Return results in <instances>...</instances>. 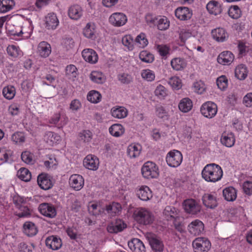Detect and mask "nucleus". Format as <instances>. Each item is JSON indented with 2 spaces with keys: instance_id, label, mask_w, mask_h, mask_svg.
<instances>
[{
  "instance_id": "423d86ee",
  "label": "nucleus",
  "mask_w": 252,
  "mask_h": 252,
  "mask_svg": "<svg viewBox=\"0 0 252 252\" xmlns=\"http://www.w3.org/2000/svg\"><path fill=\"white\" fill-rule=\"evenodd\" d=\"M192 246L195 252H207L211 248V244L207 238L198 237L193 240Z\"/></svg>"
},
{
  "instance_id": "c756f323",
  "label": "nucleus",
  "mask_w": 252,
  "mask_h": 252,
  "mask_svg": "<svg viewBox=\"0 0 252 252\" xmlns=\"http://www.w3.org/2000/svg\"><path fill=\"white\" fill-rule=\"evenodd\" d=\"M163 215L167 220H177L178 218V210L172 206H167L163 212Z\"/></svg>"
},
{
  "instance_id": "7c9ffc66",
  "label": "nucleus",
  "mask_w": 252,
  "mask_h": 252,
  "mask_svg": "<svg viewBox=\"0 0 252 252\" xmlns=\"http://www.w3.org/2000/svg\"><path fill=\"white\" fill-rule=\"evenodd\" d=\"M69 17L73 20H78L82 16V8L79 5H74L70 6L68 11Z\"/></svg>"
},
{
  "instance_id": "5701e85b",
  "label": "nucleus",
  "mask_w": 252,
  "mask_h": 252,
  "mask_svg": "<svg viewBox=\"0 0 252 252\" xmlns=\"http://www.w3.org/2000/svg\"><path fill=\"white\" fill-rule=\"evenodd\" d=\"M128 246L133 252H145L146 251L143 243L138 238H133L129 241Z\"/></svg>"
},
{
  "instance_id": "f3484780",
  "label": "nucleus",
  "mask_w": 252,
  "mask_h": 252,
  "mask_svg": "<svg viewBox=\"0 0 252 252\" xmlns=\"http://www.w3.org/2000/svg\"><path fill=\"white\" fill-rule=\"evenodd\" d=\"M45 244L48 248L56 251L61 248L62 246V241L59 237L51 235L46 238Z\"/></svg>"
},
{
  "instance_id": "72a5a7b5",
  "label": "nucleus",
  "mask_w": 252,
  "mask_h": 252,
  "mask_svg": "<svg viewBox=\"0 0 252 252\" xmlns=\"http://www.w3.org/2000/svg\"><path fill=\"white\" fill-rule=\"evenodd\" d=\"M95 32L96 26L94 23L90 22L87 23L83 29V34L84 36L88 38H95Z\"/></svg>"
},
{
  "instance_id": "412c9836",
  "label": "nucleus",
  "mask_w": 252,
  "mask_h": 252,
  "mask_svg": "<svg viewBox=\"0 0 252 252\" xmlns=\"http://www.w3.org/2000/svg\"><path fill=\"white\" fill-rule=\"evenodd\" d=\"M82 57L84 60L90 63H95L98 59L96 52L92 49L87 48L82 52Z\"/></svg>"
},
{
  "instance_id": "b1692460",
  "label": "nucleus",
  "mask_w": 252,
  "mask_h": 252,
  "mask_svg": "<svg viewBox=\"0 0 252 252\" xmlns=\"http://www.w3.org/2000/svg\"><path fill=\"white\" fill-rule=\"evenodd\" d=\"M142 146L138 143H132L127 148L126 153L130 158H135L139 156Z\"/></svg>"
},
{
  "instance_id": "774afa93",
  "label": "nucleus",
  "mask_w": 252,
  "mask_h": 252,
  "mask_svg": "<svg viewBox=\"0 0 252 252\" xmlns=\"http://www.w3.org/2000/svg\"><path fill=\"white\" fill-rule=\"evenodd\" d=\"M191 32L189 30L183 29L180 31L179 38L182 42L185 43L189 38L191 37Z\"/></svg>"
},
{
  "instance_id": "13d9d810",
  "label": "nucleus",
  "mask_w": 252,
  "mask_h": 252,
  "mask_svg": "<svg viewBox=\"0 0 252 252\" xmlns=\"http://www.w3.org/2000/svg\"><path fill=\"white\" fill-rule=\"evenodd\" d=\"M228 13L230 17L235 19L240 18L242 14L241 9L237 5L231 6L229 9Z\"/></svg>"
},
{
  "instance_id": "f257e3e1",
  "label": "nucleus",
  "mask_w": 252,
  "mask_h": 252,
  "mask_svg": "<svg viewBox=\"0 0 252 252\" xmlns=\"http://www.w3.org/2000/svg\"><path fill=\"white\" fill-rule=\"evenodd\" d=\"M202 178L208 182L215 183L221 179L223 171L221 167L216 163L207 164L202 171Z\"/></svg>"
},
{
  "instance_id": "4c0bfd02",
  "label": "nucleus",
  "mask_w": 252,
  "mask_h": 252,
  "mask_svg": "<svg viewBox=\"0 0 252 252\" xmlns=\"http://www.w3.org/2000/svg\"><path fill=\"white\" fill-rule=\"evenodd\" d=\"M111 114L115 118L123 119L127 116L128 111L123 106L114 107L111 110Z\"/></svg>"
},
{
  "instance_id": "9d476101",
  "label": "nucleus",
  "mask_w": 252,
  "mask_h": 252,
  "mask_svg": "<svg viewBox=\"0 0 252 252\" xmlns=\"http://www.w3.org/2000/svg\"><path fill=\"white\" fill-rule=\"evenodd\" d=\"M109 22L115 27H121L126 24L127 21L125 14L121 12L113 13L109 18Z\"/></svg>"
},
{
  "instance_id": "0e129e2a",
  "label": "nucleus",
  "mask_w": 252,
  "mask_h": 252,
  "mask_svg": "<svg viewBox=\"0 0 252 252\" xmlns=\"http://www.w3.org/2000/svg\"><path fill=\"white\" fill-rule=\"evenodd\" d=\"M18 209L20 212L16 215L19 218H29L31 216V210L27 206H23Z\"/></svg>"
},
{
  "instance_id": "052dcab7",
  "label": "nucleus",
  "mask_w": 252,
  "mask_h": 252,
  "mask_svg": "<svg viewBox=\"0 0 252 252\" xmlns=\"http://www.w3.org/2000/svg\"><path fill=\"white\" fill-rule=\"evenodd\" d=\"M33 154L29 151H26L22 152L21 159L26 163L32 164L34 163Z\"/></svg>"
},
{
  "instance_id": "2f4dec72",
  "label": "nucleus",
  "mask_w": 252,
  "mask_h": 252,
  "mask_svg": "<svg viewBox=\"0 0 252 252\" xmlns=\"http://www.w3.org/2000/svg\"><path fill=\"white\" fill-rule=\"evenodd\" d=\"M208 11L211 14L217 15L221 12V7L218 1H210L206 5Z\"/></svg>"
},
{
  "instance_id": "5fc2aeb1",
  "label": "nucleus",
  "mask_w": 252,
  "mask_h": 252,
  "mask_svg": "<svg viewBox=\"0 0 252 252\" xmlns=\"http://www.w3.org/2000/svg\"><path fill=\"white\" fill-rule=\"evenodd\" d=\"M123 44L127 47L129 50H132L134 47L135 41H134L131 35L128 34L126 35L122 38Z\"/></svg>"
},
{
  "instance_id": "f03ea898",
  "label": "nucleus",
  "mask_w": 252,
  "mask_h": 252,
  "mask_svg": "<svg viewBox=\"0 0 252 252\" xmlns=\"http://www.w3.org/2000/svg\"><path fill=\"white\" fill-rule=\"evenodd\" d=\"M135 220L139 224L149 225L154 220V216L149 210L145 208H137L134 212Z\"/></svg>"
},
{
  "instance_id": "e433bc0d",
  "label": "nucleus",
  "mask_w": 252,
  "mask_h": 252,
  "mask_svg": "<svg viewBox=\"0 0 252 252\" xmlns=\"http://www.w3.org/2000/svg\"><path fill=\"white\" fill-rule=\"evenodd\" d=\"M60 140V136L51 131L46 132L44 137V140L49 146H53Z\"/></svg>"
},
{
  "instance_id": "aec40b11",
  "label": "nucleus",
  "mask_w": 252,
  "mask_h": 252,
  "mask_svg": "<svg viewBox=\"0 0 252 252\" xmlns=\"http://www.w3.org/2000/svg\"><path fill=\"white\" fill-rule=\"evenodd\" d=\"M70 186L75 190H80L84 185L83 177L79 174L72 175L69 180Z\"/></svg>"
},
{
  "instance_id": "9b49d317",
  "label": "nucleus",
  "mask_w": 252,
  "mask_h": 252,
  "mask_svg": "<svg viewBox=\"0 0 252 252\" xmlns=\"http://www.w3.org/2000/svg\"><path fill=\"white\" fill-rule=\"evenodd\" d=\"M202 200L203 205L208 208L215 209L218 205L215 192L205 193L202 197Z\"/></svg>"
},
{
  "instance_id": "2eb2a0df",
  "label": "nucleus",
  "mask_w": 252,
  "mask_h": 252,
  "mask_svg": "<svg viewBox=\"0 0 252 252\" xmlns=\"http://www.w3.org/2000/svg\"><path fill=\"white\" fill-rule=\"evenodd\" d=\"M126 227V224L123 220L117 219L108 224L107 230L109 233H117L122 231Z\"/></svg>"
},
{
  "instance_id": "49530a36",
  "label": "nucleus",
  "mask_w": 252,
  "mask_h": 252,
  "mask_svg": "<svg viewBox=\"0 0 252 252\" xmlns=\"http://www.w3.org/2000/svg\"><path fill=\"white\" fill-rule=\"evenodd\" d=\"M247 68L244 64H240L235 68V76L239 80L245 79L247 76Z\"/></svg>"
},
{
  "instance_id": "20e7f679",
  "label": "nucleus",
  "mask_w": 252,
  "mask_h": 252,
  "mask_svg": "<svg viewBox=\"0 0 252 252\" xmlns=\"http://www.w3.org/2000/svg\"><path fill=\"white\" fill-rule=\"evenodd\" d=\"M146 19L147 22L156 25L158 29L160 31L166 30L170 26V21L165 16L159 15L153 17L151 14H148Z\"/></svg>"
},
{
  "instance_id": "4468645a",
  "label": "nucleus",
  "mask_w": 252,
  "mask_h": 252,
  "mask_svg": "<svg viewBox=\"0 0 252 252\" xmlns=\"http://www.w3.org/2000/svg\"><path fill=\"white\" fill-rule=\"evenodd\" d=\"M203 223L199 220H195L191 222L188 226L189 232L194 236L202 234L204 231Z\"/></svg>"
},
{
  "instance_id": "864d4df0",
  "label": "nucleus",
  "mask_w": 252,
  "mask_h": 252,
  "mask_svg": "<svg viewBox=\"0 0 252 252\" xmlns=\"http://www.w3.org/2000/svg\"><path fill=\"white\" fill-rule=\"evenodd\" d=\"M135 44L139 48H144L148 44V41L145 33H141L136 37Z\"/></svg>"
},
{
  "instance_id": "a18cd8bd",
  "label": "nucleus",
  "mask_w": 252,
  "mask_h": 252,
  "mask_svg": "<svg viewBox=\"0 0 252 252\" xmlns=\"http://www.w3.org/2000/svg\"><path fill=\"white\" fill-rule=\"evenodd\" d=\"M91 80L94 83L102 84L106 80L105 75L100 71H93L90 75Z\"/></svg>"
},
{
  "instance_id": "a211bd4d",
  "label": "nucleus",
  "mask_w": 252,
  "mask_h": 252,
  "mask_svg": "<svg viewBox=\"0 0 252 252\" xmlns=\"http://www.w3.org/2000/svg\"><path fill=\"white\" fill-rule=\"evenodd\" d=\"M212 37L217 42H223L228 38V33L226 30L222 28H218L213 30L211 32Z\"/></svg>"
},
{
  "instance_id": "bf43d9fd",
  "label": "nucleus",
  "mask_w": 252,
  "mask_h": 252,
  "mask_svg": "<svg viewBox=\"0 0 252 252\" xmlns=\"http://www.w3.org/2000/svg\"><path fill=\"white\" fill-rule=\"evenodd\" d=\"M192 89L196 93L202 94L206 90V87L204 82L199 80L193 84Z\"/></svg>"
},
{
  "instance_id": "8fccbe9b",
  "label": "nucleus",
  "mask_w": 252,
  "mask_h": 252,
  "mask_svg": "<svg viewBox=\"0 0 252 252\" xmlns=\"http://www.w3.org/2000/svg\"><path fill=\"white\" fill-rule=\"evenodd\" d=\"M17 175L21 180L25 182H29L32 178L31 172L25 168H21L17 172Z\"/></svg>"
},
{
  "instance_id": "58836bf2",
  "label": "nucleus",
  "mask_w": 252,
  "mask_h": 252,
  "mask_svg": "<svg viewBox=\"0 0 252 252\" xmlns=\"http://www.w3.org/2000/svg\"><path fill=\"white\" fill-rule=\"evenodd\" d=\"M171 65L175 70H181L185 68L187 65L185 60L181 58H175L171 61Z\"/></svg>"
},
{
  "instance_id": "37998d69",
  "label": "nucleus",
  "mask_w": 252,
  "mask_h": 252,
  "mask_svg": "<svg viewBox=\"0 0 252 252\" xmlns=\"http://www.w3.org/2000/svg\"><path fill=\"white\" fill-rule=\"evenodd\" d=\"M0 160L11 163L14 160L13 152L10 150L0 149Z\"/></svg>"
},
{
  "instance_id": "393cba45",
  "label": "nucleus",
  "mask_w": 252,
  "mask_h": 252,
  "mask_svg": "<svg viewBox=\"0 0 252 252\" xmlns=\"http://www.w3.org/2000/svg\"><path fill=\"white\" fill-rule=\"evenodd\" d=\"M234 59L233 54L230 51H223L218 56V62L222 65L230 64Z\"/></svg>"
},
{
  "instance_id": "680f3d73",
  "label": "nucleus",
  "mask_w": 252,
  "mask_h": 252,
  "mask_svg": "<svg viewBox=\"0 0 252 252\" xmlns=\"http://www.w3.org/2000/svg\"><path fill=\"white\" fill-rule=\"evenodd\" d=\"M65 72L69 78H74L77 74V69L74 65L70 64L66 66Z\"/></svg>"
},
{
  "instance_id": "ddd939ff",
  "label": "nucleus",
  "mask_w": 252,
  "mask_h": 252,
  "mask_svg": "<svg viewBox=\"0 0 252 252\" xmlns=\"http://www.w3.org/2000/svg\"><path fill=\"white\" fill-rule=\"evenodd\" d=\"M135 192L137 197L142 201H147L153 197L152 191L147 186L138 187L135 190Z\"/></svg>"
},
{
  "instance_id": "6ab92c4d",
  "label": "nucleus",
  "mask_w": 252,
  "mask_h": 252,
  "mask_svg": "<svg viewBox=\"0 0 252 252\" xmlns=\"http://www.w3.org/2000/svg\"><path fill=\"white\" fill-rule=\"evenodd\" d=\"M176 18L180 20L186 21L191 18L192 13L191 10L187 7H179L175 11Z\"/></svg>"
},
{
  "instance_id": "de8ad7c7",
  "label": "nucleus",
  "mask_w": 252,
  "mask_h": 252,
  "mask_svg": "<svg viewBox=\"0 0 252 252\" xmlns=\"http://www.w3.org/2000/svg\"><path fill=\"white\" fill-rule=\"evenodd\" d=\"M87 99L93 103H97L101 99V95L97 91L92 90L90 91L87 94Z\"/></svg>"
},
{
  "instance_id": "ea45409f",
  "label": "nucleus",
  "mask_w": 252,
  "mask_h": 252,
  "mask_svg": "<svg viewBox=\"0 0 252 252\" xmlns=\"http://www.w3.org/2000/svg\"><path fill=\"white\" fill-rule=\"evenodd\" d=\"M32 32V28L30 23L24 24L21 27L20 32L18 33H14L18 36H22L23 38H28L30 37Z\"/></svg>"
},
{
  "instance_id": "cd10ccee",
  "label": "nucleus",
  "mask_w": 252,
  "mask_h": 252,
  "mask_svg": "<svg viewBox=\"0 0 252 252\" xmlns=\"http://www.w3.org/2000/svg\"><path fill=\"white\" fill-rule=\"evenodd\" d=\"M220 142L223 145L227 147H232L235 142V138L233 133L224 132L221 135Z\"/></svg>"
},
{
  "instance_id": "f704fd0d",
  "label": "nucleus",
  "mask_w": 252,
  "mask_h": 252,
  "mask_svg": "<svg viewBox=\"0 0 252 252\" xmlns=\"http://www.w3.org/2000/svg\"><path fill=\"white\" fill-rule=\"evenodd\" d=\"M192 101L188 97L182 98L178 105L179 110L184 113L189 112L192 109Z\"/></svg>"
},
{
  "instance_id": "0eeeda50",
  "label": "nucleus",
  "mask_w": 252,
  "mask_h": 252,
  "mask_svg": "<svg viewBox=\"0 0 252 252\" xmlns=\"http://www.w3.org/2000/svg\"><path fill=\"white\" fill-rule=\"evenodd\" d=\"M217 104L211 101L203 103L200 108L201 114L208 118H213L217 114Z\"/></svg>"
},
{
  "instance_id": "dca6fc26",
  "label": "nucleus",
  "mask_w": 252,
  "mask_h": 252,
  "mask_svg": "<svg viewBox=\"0 0 252 252\" xmlns=\"http://www.w3.org/2000/svg\"><path fill=\"white\" fill-rule=\"evenodd\" d=\"M37 183L40 188L44 190H48L53 186L51 177L48 174L44 173H42L38 175Z\"/></svg>"
},
{
  "instance_id": "79ce46f5",
  "label": "nucleus",
  "mask_w": 252,
  "mask_h": 252,
  "mask_svg": "<svg viewBox=\"0 0 252 252\" xmlns=\"http://www.w3.org/2000/svg\"><path fill=\"white\" fill-rule=\"evenodd\" d=\"M14 5V0H0V13H4L10 11Z\"/></svg>"
},
{
  "instance_id": "f8f14e48",
  "label": "nucleus",
  "mask_w": 252,
  "mask_h": 252,
  "mask_svg": "<svg viewBox=\"0 0 252 252\" xmlns=\"http://www.w3.org/2000/svg\"><path fill=\"white\" fill-rule=\"evenodd\" d=\"M38 210L42 215L49 218H53L57 215L55 207L50 203H44L40 204Z\"/></svg>"
},
{
  "instance_id": "a878e982",
  "label": "nucleus",
  "mask_w": 252,
  "mask_h": 252,
  "mask_svg": "<svg viewBox=\"0 0 252 252\" xmlns=\"http://www.w3.org/2000/svg\"><path fill=\"white\" fill-rule=\"evenodd\" d=\"M149 244L153 251L155 252H161L164 249V245L161 240L157 237L151 236L149 238Z\"/></svg>"
},
{
  "instance_id": "1a4fd4ad",
  "label": "nucleus",
  "mask_w": 252,
  "mask_h": 252,
  "mask_svg": "<svg viewBox=\"0 0 252 252\" xmlns=\"http://www.w3.org/2000/svg\"><path fill=\"white\" fill-rule=\"evenodd\" d=\"M83 165L89 170L95 171L99 165V159L94 155H88L83 160Z\"/></svg>"
},
{
  "instance_id": "09e8293b",
  "label": "nucleus",
  "mask_w": 252,
  "mask_h": 252,
  "mask_svg": "<svg viewBox=\"0 0 252 252\" xmlns=\"http://www.w3.org/2000/svg\"><path fill=\"white\" fill-rule=\"evenodd\" d=\"M88 208L89 213L95 216L101 215L104 212V209L98 207L95 203L90 202Z\"/></svg>"
},
{
  "instance_id": "6e6552de",
  "label": "nucleus",
  "mask_w": 252,
  "mask_h": 252,
  "mask_svg": "<svg viewBox=\"0 0 252 252\" xmlns=\"http://www.w3.org/2000/svg\"><path fill=\"white\" fill-rule=\"evenodd\" d=\"M185 211L188 214L196 215L201 210L200 205L193 199H187L183 203Z\"/></svg>"
},
{
  "instance_id": "c9c22d12",
  "label": "nucleus",
  "mask_w": 252,
  "mask_h": 252,
  "mask_svg": "<svg viewBox=\"0 0 252 252\" xmlns=\"http://www.w3.org/2000/svg\"><path fill=\"white\" fill-rule=\"evenodd\" d=\"M37 229L34 223L31 221H26L23 224V232L28 236H33L37 233Z\"/></svg>"
},
{
  "instance_id": "7ed1b4c3",
  "label": "nucleus",
  "mask_w": 252,
  "mask_h": 252,
  "mask_svg": "<svg viewBox=\"0 0 252 252\" xmlns=\"http://www.w3.org/2000/svg\"><path fill=\"white\" fill-rule=\"evenodd\" d=\"M142 176L147 179L157 178L159 175L158 166L153 162L147 161L141 169Z\"/></svg>"
},
{
  "instance_id": "c85d7f7f",
  "label": "nucleus",
  "mask_w": 252,
  "mask_h": 252,
  "mask_svg": "<svg viewBox=\"0 0 252 252\" xmlns=\"http://www.w3.org/2000/svg\"><path fill=\"white\" fill-rule=\"evenodd\" d=\"M38 53L43 58L48 57L51 53V47L50 44L46 41L39 43L37 47Z\"/></svg>"
},
{
  "instance_id": "69168bd1",
  "label": "nucleus",
  "mask_w": 252,
  "mask_h": 252,
  "mask_svg": "<svg viewBox=\"0 0 252 252\" xmlns=\"http://www.w3.org/2000/svg\"><path fill=\"white\" fill-rule=\"evenodd\" d=\"M216 83L220 90H224L227 87L228 80L225 76L222 75L218 78Z\"/></svg>"
},
{
  "instance_id": "39448f33",
  "label": "nucleus",
  "mask_w": 252,
  "mask_h": 252,
  "mask_svg": "<svg viewBox=\"0 0 252 252\" xmlns=\"http://www.w3.org/2000/svg\"><path fill=\"white\" fill-rule=\"evenodd\" d=\"M183 160L182 153L178 150H173L168 152L166 157V161L168 166L172 167H178Z\"/></svg>"
},
{
  "instance_id": "c03bdc74",
  "label": "nucleus",
  "mask_w": 252,
  "mask_h": 252,
  "mask_svg": "<svg viewBox=\"0 0 252 252\" xmlns=\"http://www.w3.org/2000/svg\"><path fill=\"white\" fill-rule=\"evenodd\" d=\"M3 97L7 100L12 99L16 94V89L12 85L4 87L2 92Z\"/></svg>"
},
{
  "instance_id": "4be33fe9",
  "label": "nucleus",
  "mask_w": 252,
  "mask_h": 252,
  "mask_svg": "<svg viewBox=\"0 0 252 252\" xmlns=\"http://www.w3.org/2000/svg\"><path fill=\"white\" fill-rule=\"evenodd\" d=\"M45 27L48 30H55L59 25V21L56 15L49 13L45 18Z\"/></svg>"
},
{
  "instance_id": "3c124183",
  "label": "nucleus",
  "mask_w": 252,
  "mask_h": 252,
  "mask_svg": "<svg viewBox=\"0 0 252 252\" xmlns=\"http://www.w3.org/2000/svg\"><path fill=\"white\" fill-rule=\"evenodd\" d=\"M154 93L159 99H163L167 95L168 91L164 86L159 84L157 86Z\"/></svg>"
},
{
  "instance_id": "e2e57ef3",
  "label": "nucleus",
  "mask_w": 252,
  "mask_h": 252,
  "mask_svg": "<svg viewBox=\"0 0 252 252\" xmlns=\"http://www.w3.org/2000/svg\"><path fill=\"white\" fill-rule=\"evenodd\" d=\"M109 131L112 135L118 137L124 133L125 129L124 127H109Z\"/></svg>"
},
{
  "instance_id": "4d7b16f0",
  "label": "nucleus",
  "mask_w": 252,
  "mask_h": 252,
  "mask_svg": "<svg viewBox=\"0 0 252 252\" xmlns=\"http://www.w3.org/2000/svg\"><path fill=\"white\" fill-rule=\"evenodd\" d=\"M142 78L148 82H152L155 80V72L148 69H143L141 73Z\"/></svg>"
},
{
  "instance_id": "bb28decb",
  "label": "nucleus",
  "mask_w": 252,
  "mask_h": 252,
  "mask_svg": "<svg viewBox=\"0 0 252 252\" xmlns=\"http://www.w3.org/2000/svg\"><path fill=\"white\" fill-rule=\"evenodd\" d=\"M105 210L109 216L113 217L118 215L121 212L122 206L120 203L113 202L106 205Z\"/></svg>"
},
{
  "instance_id": "a19ab883",
  "label": "nucleus",
  "mask_w": 252,
  "mask_h": 252,
  "mask_svg": "<svg viewBox=\"0 0 252 252\" xmlns=\"http://www.w3.org/2000/svg\"><path fill=\"white\" fill-rule=\"evenodd\" d=\"M6 51L8 55L13 58H19L23 55V52L19 47L15 45H9Z\"/></svg>"
},
{
  "instance_id": "338daca9",
  "label": "nucleus",
  "mask_w": 252,
  "mask_h": 252,
  "mask_svg": "<svg viewBox=\"0 0 252 252\" xmlns=\"http://www.w3.org/2000/svg\"><path fill=\"white\" fill-rule=\"evenodd\" d=\"M157 50L162 58L165 59L167 55L169 54L170 48L165 45H158Z\"/></svg>"
},
{
  "instance_id": "473e14b6",
  "label": "nucleus",
  "mask_w": 252,
  "mask_h": 252,
  "mask_svg": "<svg viewBox=\"0 0 252 252\" xmlns=\"http://www.w3.org/2000/svg\"><path fill=\"white\" fill-rule=\"evenodd\" d=\"M223 196L227 201H233L237 197V190L232 187L225 188L222 191Z\"/></svg>"
},
{
  "instance_id": "6e6d98bb",
  "label": "nucleus",
  "mask_w": 252,
  "mask_h": 252,
  "mask_svg": "<svg viewBox=\"0 0 252 252\" xmlns=\"http://www.w3.org/2000/svg\"><path fill=\"white\" fill-rule=\"evenodd\" d=\"M139 58L143 62L151 63L154 60V55L147 51H142L139 54Z\"/></svg>"
},
{
  "instance_id": "603ef678",
  "label": "nucleus",
  "mask_w": 252,
  "mask_h": 252,
  "mask_svg": "<svg viewBox=\"0 0 252 252\" xmlns=\"http://www.w3.org/2000/svg\"><path fill=\"white\" fill-rule=\"evenodd\" d=\"M168 84L173 90H180L183 86L181 79L177 76L171 77L169 80Z\"/></svg>"
}]
</instances>
